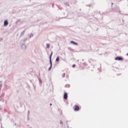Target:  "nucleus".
Returning <instances> with one entry per match:
<instances>
[{"label":"nucleus","instance_id":"f257e3e1","mask_svg":"<svg viewBox=\"0 0 128 128\" xmlns=\"http://www.w3.org/2000/svg\"><path fill=\"white\" fill-rule=\"evenodd\" d=\"M52 52L50 56V66L48 68V70H52Z\"/></svg>","mask_w":128,"mask_h":128},{"label":"nucleus","instance_id":"f03ea898","mask_svg":"<svg viewBox=\"0 0 128 128\" xmlns=\"http://www.w3.org/2000/svg\"><path fill=\"white\" fill-rule=\"evenodd\" d=\"M74 108V110L75 112H78V110H80V106H78L75 105Z\"/></svg>","mask_w":128,"mask_h":128},{"label":"nucleus","instance_id":"7ed1b4c3","mask_svg":"<svg viewBox=\"0 0 128 128\" xmlns=\"http://www.w3.org/2000/svg\"><path fill=\"white\" fill-rule=\"evenodd\" d=\"M114 60H124V58L122 56H117Z\"/></svg>","mask_w":128,"mask_h":128},{"label":"nucleus","instance_id":"20e7f679","mask_svg":"<svg viewBox=\"0 0 128 128\" xmlns=\"http://www.w3.org/2000/svg\"><path fill=\"white\" fill-rule=\"evenodd\" d=\"M21 47L22 50H26V45L24 43L22 44Z\"/></svg>","mask_w":128,"mask_h":128},{"label":"nucleus","instance_id":"39448f33","mask_svg":"<svg viewBox=\"0 0 128 128\" xmlns=\"http://www.w3.org/2000/svg\"><path fill=\"white\" fill-rule=\"evenodd\" d=\"M68 93L66 92H65L64 94V100H68Z\"/></svg>","mask_w":128,"mask_h":128},{"label":"nucleus","instance_id":"423d86ee","mask_svg":"<svg viewBox=\"0 0 128 128\" xmlns=\"http://www.w3.org/2000/svg\"><path fill=\"white\" fill-rule=\"evenodd\" d=\"M8 20H5L4 21V26H8Z\"/></svg>","mask_w":128,"mask_h":128},{"label":"nucleus","instance_id":"0eeeda50","mask_svg":"<svg viewBox=\"0 0 128 128\" xmlns=\"http://www.w3.org/2000/svg\"><path fill=\"white\" fill-rule=\"evenodd\" d=\"M70 44H74V46H78V42H75L74 41H73V40L70 42Z\"/></svg>","mask_w":128,"mask_h":128},{"label":"nucleus","instance_id":"6e6552de","mask_svg":"<svg viewBox=\"0 0 128 128\" xmlns=\"http://www.w3.org/2000/svg\"><path fill=\"white\" fill-rule=\"evenodd\" d=\"M115 12H120V7H116L115 8Z\"/></svg>","mask_w":128,"mask_h":128},{"label":"nucleus","instance_id":"1a4fd4ad","mask_svg":"<svg viewBox=\"0 0 128 128\" xmlns=\"http://www.w3.org/2000/svg\"><path fill=\"white\" fill-rule=\"evenodd\" d=\"M25 32H26V30L22 31V32H21L20 34V36H24V34Z\"/></svg>","mask_w":128,"mask_h":128},{"label":"nucleus","instance_id":"9d476101","mask_svg":"<svg viewBox=\"0 0 128 128\" xmlns=\"http://www.w3.org/2000/svg\"><path fill=\"white\" fill-rule=\"evenodd\" d=\"M38 80L40 84H42V79H40V78H38Z\"/></svg>","mask_w":128,"mask_h":128},{"label":"nucleus","instance_id":"9b49d317","mask_svg":"<svg viewBox=\"0 0 128 128\" xmlns=\"http://www.w3.org/2000/svg\"><path fill=\"white\" fill-rule=\"evenodd\" d=\"M46 48H50V44H46Z\"/></svg>","mask_w":128,"mask_h":128},{"label":"nucleus","instance_id":"f8f14e48","mask_svg":"<svg viewBox=\"0 0 128 128\" xmlns=\"http://www.w3.org/2000/svg\"><path fill=\"white\" fill-rule=\"evenodd\" d=\"M56 62H60V57L58 56L56 60Z\"/></svg>","mask_w":128,"mask_h":128},{"label":"nucleus","instance_id":"ddd939ff","mask_svg":"<svg viewBox=\"0 0 128 128\" xmlns=\"http://www.w3.org/2000/svg\"><path fill=\"white\" fill-rule=\"evenodd\" d=\"M32 36H34V34H30L29 36V38H32Z\"/></svg>","mask_w":128,"mask_h":128},{"label":"nucleus","instance_id":"4468645a","mask_svg":"<svg viewBox=\"0 0 128 128\" xmlns=\"http://www.w3.org/2000/svg\"><path fill=\"white\" fill-rule=\"evenodd\" d=\"M30 116V110H28V120H30L28 118V116Z\"/></svg>","mask_w":128,"mask_h":128},{"label":"nucleus","instance_id":"2eb2a0df","mask_svg":"<svg viewBox=\"0 0 128 128\" xmlns=\"http://www.w3.org/2000/svg\"><path fill=\"white\" fill-rule=\"evenodd\" d=\"M70 84H67L65 86L66 88H70Z\"/></svg>","mask_w":128,"mask_h":128},{"label":"nucleus","instance_id":"dca6fc26","mask_svg":"<svg viewBox=\"0 0 128 128\" xmlns=\"http://www.w3.org/2000/svg\"><path fill=\"white\" fill-rule=\"evenodd\" d=\"M64 4H65V6H70V4H68V2H65Z\"/></svg>","mask_w":128,"mask_h":128},{"label":"nucleus","instance_id":"f3484780","mask_svg":"<svg viewBox=\"0 0 128 128\" xmlns=\"http://www.w3.org/2000/svg\"><path fill=\"white\" fill-rule=\"evenodd\" d=\"M26 40H28V38H25L23 42H26Z\"/></svg>","mask_w":128,"mask_h":128},{"label":"nucleus","instance_id":"a211bd4d","mask_svg":"<svg viewBox=\"0 0 128 128\" xmlns=\"http://www.w3.org/2000/svg\"><path fill=\"white\" fill-rule=\"evenodd\" d=\"M65 76H66V73H63L62 74V78H64Z\"/></svg>","mask_w":128,"mask_h":128},{"label":"nucleus","instance_id":"6ab92c4d","mask_svg":"<svg viewBox=\"0 0 128 128\" xmlns=\"http://www.w3.org/2000/svg\"><path fill=\"white\" fill-rule=\"evenodd\" d=\"M20 22V20H18L16 22V24H18V22Z\"/></svg>","mask_w":128,"mask_h":128},{"label":"nucleus","instance_id":"aec40b11","mask_svg":"<svg viewBox=\"0 0 128 128\" xmlns=\"http://www.w3.org/2000/svg\"><path fill=\"white\" fill-rule=\"evenodd\" d=\"M82 64H84V66H87L86 63V62H84V63Z\"/></svg>","mask_w":128,"mask_h":128},{"label":"nucleus","instance_id":"412c9836","mask_svg":"<svg viewBox=\"0 0 128 128\" xmlns=\"http://www.w3.org/2000/svg\"><path fill=\"white\" fill-rule=\"evenodd\" d=\"M72 68H76V64H73L72 66Z\"/></svg>","mask_w":128,"mask_h":128},{"label":"nucleus","instance_id":"4be33fe9","mask_svg":"<svg viewBox=\"0 0 128 128\" xmlns=\"http://www.w3.org/2000/svg\"><path fill=\"white\" fill-rule=\"evenodd\" d=\"M2 84H0V90H2Z\"/></svg>","mask_w":128,"mask_h":128},{"label":"nucleus","instance_id":"5701e85b","mask_svg":"<svg viewBox=\"0 0 128 128\" xmlns=\"http://www.w3.org/2000/svg\"><path fill=\"white\" fill-rule=\"evenodd\" d=\"M98 70H99V72H101L102 71V69H100V68H98Z\"/></svg>","mask_w":128,"mask_h":128},{"label":"nucleus","instance_id":"b1692460","mask_svg":"<svg viewBox=\"0 0 128 128\" xmlns=\"http://www.w3.org/2000/svg\"><path fill=\"white\" fill-rule=\"evenodd\" d=\"M60 124H62V121L60 120Z\"/></svg>","mask_w":128,"mask_h":128},{"label":"nucleus","instance_id":"393cba45","mask_svg":"<svg viewBox=\"0 0 128 128\" xmlns=\"http://www.w3.org/2000/svg\"><path fill=\"white\" fill-rule=\"evenodd\" d=\"M88 6H89V8H90V6H92V4H89V5H88Z\"/></svg>","mask_w":128,"mask_h":128},{"label":"nucleus","instance_id":"a878e982","mask_svg":"<svg viewBox=\"0 0 128 128\" xmlns=\"http://www.w3.org/2000/svg\"><path fill=\"white\" fill-rule=\"evenodd\" d=\"M50 106H52V103L50 104Z\"/></svg>","mask_w":128,"mask_h":128},{"label":"nucleus","instance_id":"bb28decb","mask_svg":"<svg viewBox=\"0 0 128 128\" xmlns=\"http://www.w3.org/2000/svg\"><path fill=\"white\" fill-rule=\"evenodd\" d=\"M2 110V108H0V110Z\"/></svg>","mask_w":128,"mask_h":128},{"label":"nucleus","instance_id":"cd10ccee","mask_svg":"<svg viewBox=\"0 0 128 128\" xmlns=\"http://www.w3.org/2000/svg\"><path fill=\"white\" fill-rule=\"evenodd\" d=\"M0 40H2V38L0 39Z\"/></svg>","mask_w":128,"mask_h":128},{"label":"nucleus","instance_id":"c85d7f7f","mask_svg":"<svg viewBox=\"0 0 128 128\" xmlns=\"http://www.w3.org/2000/svg\"><path fill=\"white\" fill-rule=\"evenodd\" d=\"M82 62H84V59L82 60Z\"/></svg>","mask_w":128,"mask_h":128},{"label":"nucleus","instance_id":"c756f323","mask_svg":"<svg viewBox=\"0 0 128 128\" xmlns=\"http://www.w3.org/2000/svg\"><path fill=\"white\" fill-rule=\"evenodd\" d=\"M112 4H114V3H112Z\"/></svg>","mask_w":128,"mask_h":128},{"label":"nucleus","instance_id":"7c9ffc66","mask_svg":"<svg viewBox=\"0 0 128 128\" xmlns=\"http://www.w3.org/2000/svg\"><path fill=\"white\" fill-rule=\"evenodd\" d=\"M90 60H92V59H90Z\"/></svg>","mask_w":128,"mask_h":128},{"label":"nucleus","instance_id":"2f4dec72","mask_svg":"<svg viewBox=\"0 0 128 128\" xmlns=\"http://www.w3.org/2000/svg\"><path fill=\"white\" fill-rule=\"evenodd\" d=\"M122 22H124V20H122Z\"/></svg>","mask_w":128,"mask_h":128}]
</instances>
